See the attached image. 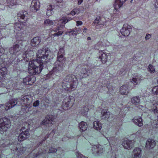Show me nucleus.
Returning <instances> with one entry per match:
<instances>
[{"label":"nucleus","instance_id":"obj_45","mask_svg":"<svg viewBox=\"0 0 158 158\" xmlns=\"http://www.w3.org/2000/svg\"><path fill=\"white\" fill-rule=\"evenodd\" d=\"M79 10L77 8H76L73 9L70 13V14L73 16L76 14H78L79 13Z\"/></svg>","mask_w":158,"mask_h":158},{"label":"nucleus","instance_id":"obj_50","mask_svg":"<svg viewBox=\"0 0 158 158\" xmlns=\"http://www.w3.org/2000/svg\"><path fill=\"white\" fill-rule=\"evenodd\" d=\"M56 149L54 148H50L48 152L49 153H52V152H56Z\"/></svg>","mask_w":158,"mask_h":158},{"label":"nucleus","instance_id":"obj_61","mask_svg":"<svg viewBox=\"0 0 158 158\" xmlns=\"http://www.w3.org/2000/svg\"><path fill=\"white\" fill-rule=\"evenodd\" d=\"M73 30L74 32H75L76 33V34L78 33L77 30L76 29H74Z\"/></svg>","mask_w":158,"mask_h":158},{"label":"nucleus","instance_id":"obj_43","mask_svg":"<svg viewBox=\"0 0 158 158\" xmlns=\"http://www.w3.org/2000/svg\"><path fill=\"white\" fill-rule=\"evenodd\" d=\"M148 70L151 73H153L155 72L154 67L152 64H150L148 66Z\"/></svg>","mask_w":158,"mask_h":158},{"label":"nucleus","instance_id":"obj_40","mask_svg":"<svg viewBox=\"0 0 158 158\" xmlns=\"http://www.w3.org/2000/svg\"><path fill=\"white\" fill-rule=\"evenodd\" d=\"M6 2L7 5L10 8H11L12 6L16 4L15 0H7Z\"/></svg>","mask_w":158,"mask_h":158},{"label":"nucleus","instance_id":"obj_53","mask_svg":"<svg viewBox=\"0 0 158 158\" xmlns=\"http://www.w3.org/2000/svg\"><path fill=\"white\" fill-rule=\"evenodd\" d=\"M62 0H55V1H56V3H59L60 4H61V3H62ZM56 5L59 6L60 5V4H58L57 3H56Z\"/></svg>","mask_w":158,"mask_h":158},{"label":"nucleus","instance_id":"obj_47","mask_svg":"<svg viewBox=\"0 0 158 158\" xmlns=\"http://www.w3.org/2000/svg\"><path fill=\"white\" fill-rule=\"evenodd\" d=\"M6 83L5 81H2V82L0 81V87H6V89L10 88V86H7V85H6Z\"/></svg>","mask_w":158,"mask_h":158},{"label":"nucleus","instance_id":"obj_60","mask_svg":"<svg viewBox=\"0 0 158 158\" xmlns=\"http://www.w3.org/2000/svg\"><path fill=\"white\" fill-rule=\"evenodd\" d=\"M104 25H105V24L104 23H100L99 24L100 27H103V26H104Z\"/></svg>","mask_w":158,"mask_h":158},{"label":"nucleus","instance_id":"obj_46","mask_svg":"<svg viewBox=\"0 0 158 158\" xmlns=\"http://www.w3.org/2000/svg\"><path fill=\"white\" fill-rule=\"evenodd\" d=\"M100 18H101V17L100 16H97L96 18L94 20V22L92 24L94 26L95 25V24H98L100 22Z\"/></svg>","mask_w":158,"mask_h":158},{"label":"nucleus","instance_id":"obj_29","mask_svg":"<svg viewBox=\"0 0 158 158\" xmlns=\"http://www.w3.org/2000/svg\"><path fill=\"white\" fill-rule=\"evenodd\" d=\"M79 130L81 132H83L86 131L88 127L86 123L82 121L79 124Z\"/></svg>","mask_w":158,"mask_h":158},{"label":"nucleus","instance_id":"obj_57","mask_svg":"<svg viewBox=\"0 0 158 158\" xmlns=\"http://www.w3.org/2000/svg\"><path fill=\"white\" fill-rule=\"evenodd\" d=\"M83 0H77V4L78 5H81V3L83 2Z\"/></svg>","mask_w":158,"mask_h":158},{"label":"nucleus","instance_id":"obj_9","mask_svg":"<svg viewBox=\"0 0 158 158\" xmlns=\"http://www.w3.org/2000/svg\"><path fill=\"white\" fill-rule=\"evenodd\" d=\"M28 15L27 11L22 10L17 15V19L18 21L22 23H25L27 20Z\"/></svg>","mask_w":158,"mask_h":158},{"label":"nucleus","instance_id":"obj_13","mask_svg":"<svg viewBox=\"0 0 158 158\" xmlns=\"http://www.w3.org/2000/svg\"><path fill=\"white\" fill-rule=\"evenodd\" d=\"M35 81V77L33 75H28L23 78V83L24 85H32Z\"/></svg>","mask_w":158,"mask_h":158},{"label":"nucleus","instance_id":"obj_23","mask_svg":"<svg viewBox=\"0 0 158 158\" xmlns=\"http://www.w3.org/2000/svg\"><path fill=\"white\" fill-rule=\"evenodd\" d=\"M33 52L30 49H28L25 52L23 55V57L24 59H33Z\"/></svg>","mask_w":158,"mask_h":158},{"label":"nucleus","instance_id":"obj_8","mask_svg":"<svg viewBox=\"0 0 158 158\" xmlns=\"http://www.w3.org/2000/svg\"><path fill=\"white\" fill-rule=\"evenodd\" d=\"M10 121L6 118L0 119V132L2 134L6 132L10 127Z\"/></svg>","mask_w":158,"mask_h":158},{"label":"nucleus","instance_id":"obj_48","mask_svg":"<svg viewBox=\"0 0 158 158\" xmlns=\"http://www.w3.org/2000/svg\"><path fill=\"white\" fill-rule=\"evenodd\" d=\"M152 125L153 128H156L158 130V119L157 121H155Z\"/></svg>","mask_w":158,"mask_h":158},{"label":"nucleus","instance_id":"obj_35","mask_svg":"<svg viewBox=\"0 0 158 158\" xmlns=\"http://www.w3.org/2000/svg\"><path fill=\"white\" fill-rule=\"evenodd\" d=\"M89 110V109L87 107L83 106L79 110V113L82 115L86 116Z\"/></svg>","mask_w":158,"mask_h":158},{"label":"nucleus","instance_id":"obj_4","mask_svg":"<svg viewBox=\"0 0 158 158\" xmlns=\"http://www.w3.org/2000/svg\"><path fill=\"white\" fill-rule=\"evenodd\" d=\"M72 18L66 17H62L59 21L58 23V26L56 28L54 29H50L51 34L54 36H58L62 35L63 32V31H60L61 29L65 27V24L69 21L71 20Z\"/></svg>","mask_w":158,"mask_h":158},{"label":"nucleus","instance_id":"obj_38","mask_svg":"<svg viewBox=\"0 0 158 158\" xmlns=\"http://www.w3.org/2000/svg\"><path fill=\"white\" fill-rule=\"evenodd\" d=\"M54 6L52 5H50L47 9L46 15L48 16H51L53 13L52 10L54 9Z\"/></svg>","mask_w":158,"mask_h":158},{"label":"nucleus","instance_id":"obj_32","mask_svg":"<svg viewBox=\"0 0 158 158\" xmlns=\"http://www.w3.org/2000/svg\"><path fill=\"white\" fill-rule=\"evenodd\" d=\"M93 127L95 130L99 131L102 128V124L98 121H94L93 123Z\"/></svg>","mask_w":158,"mask_h":158},{"label":"nucleus","instance_id":"obj_27","mask_svg":"<svg viewBox=\"0 0 158 158\" xmlns=\"http://www.w3.org/2000/svg\"><path fill=\"white\" fill-rule=\"evenodd\" d=\"M156 142L152 139H148L146 143V147L148 149H151L153 148L155 146Z\"/></svg>","mask_w":158,"mask_h":158},{"label":"nucleus","instance_id":"obj_5","mask_svg":"<svg viewBox=\"0 0 158 158\" xmlns=\"http://www.w3.org/2000/svg\"><path fill=\"white\" fill-rule=\"evenodd\" d=\"M31 98L29 95H25L21 98L19 105L22 106V110L24 113H27L29 111L30 107L31 106Z\"/></svg>","mask_w":158,"mask_h":158},{"label":"nucleus","instance_id":"obj_15","mask_svg":"<svg viewBox=\"0 0 158 158\" xmlns=\"http://www.w3.org/2000/svg\"><path fill=\"white\" fill-rule=\"evenodd\" d=\"M131 29V26L127 24H125L123 25V28L120 30V32L124 36H128L130 34Z\"/></svg>","mask_w":158,"mask_h":158},{"label":"nucleus","instance_id":"obj_52","mask_svg":"<svg viewBox=\"0 0 158 158\" xmlns=\"http://www.w3.org/2000/svg\"><path fill=\"white\" fill-rule=\"evenodd\" d=\"M76 155L78 158H82L83 156L82 154L78 152H77Z\"/></svg>","mask_w":158,"mask_h":158},{"label":"nucleus","instance_id":"obj_62","mask_svg":"<svg viewBox=\"0 0 158 158\" xmlns=\"http://www.w3.org/2000/svg\"><path fill=\"white\" fill-rule=\"evenodd\" d=\"M87 40H91V38L90 37H87Z\"/></svg>","mask_w":158,"mask_h":158},{"label":"nucleus","instance_id":"obj_56","mask_svg":"<svg viewBox=\"0 0 158 158\" xmlns=\"http://www.w3.org/2000/svg\"><path fill=\"white\" fill-rule=\"evenodd\" d=\"M106 60H99L98 61L99 62H102V63L104 64L106 62Z\"/></svg>","mask_w":158,"mask_h":158},{"label":"nucleus","instance_id":"obj_49","mask_svg":"<svg viewBox=\"0 0 158 158\" xmlns=\"http://www.w3.org/2000/svg\"><path fill=\"white\" fill-rule=\"evenodd\" d=\"M67 34H69V35H76V33L74 32V31L73 30H72L70 31H68L67 32Z\"/></svg>","mask_w":158,"mask_h":158},{"label":"nucleus","instance_id":"obj_42","mask_svg":"<svg viewBox=\"0 0 158 158\" xmlns=\"http://www.w3.org/2000/svg\"><path fill=\"white\" fill-rule=\"evenodd\" d=\"M44 24L45 26H50L53 24L52 21L49 19H47L44 20Z\"/></svg>","mask_w":158,"mask_h":158},{"label":"nucleus","instance_id":"obj_25","mask_svg":"<svg viewBox=\"0 0 158 158\" xmlns=\"http://www.w3.org/2000/svg\"><path fill=\"white\" fill-rule=\"evenodd\" d=\"M143 79V77L139 75H135L134 76L131 80V82L135 83V85H137L139 84L141 81Z\"/></svg>","mask_w":158,"mask_h":158},{"label":"nucleus","instance_id":"obj_31","mask_svg":"<svg viewBox=\"0 0 158 158\" xmlns=\"http://www.w3.org/2000/svg\"><path fill=\"white\" fill-rule=\"evenodd\" d=\"M131 137L133 139V141L135 142L137 141H139L141 137V133L140 131H138L135 133L132 134Z\"/></svg>","mask_w":158,"mask_h":158},{"label":"nucleus","instance_id":"obj_10","mask_svg":"<svg viewBox=\"0 0 158 158\" xmlns=\"http://www.w3.org/2000/svg\"><path fill=\"white\" fill-rule=\"evenodd\" d=\"M75 98L74 97L72 96H69L66 97L63 101L62 108L64 110L68 109L70 105H72L74 102Z\"/></svg>","mask_w":158,"mask_h":158},{"label":"nucleus","instance_id":"obj_24","mask_svg":"<svg viewBox=\"0 0 158 158\" xmlns=\"http://www.w3.org/2000/svg\"><path fill=\"white\" fill-rule=\"evenodd\" d=\"M41 38L39 36H36L33 38L31 40V45L33 47L37 46L41 42Z\"/></svg>","mask_w":158,"mask_h":158},{"label":"nucleus","instance_id":"obj_2","mask_svg":"<svg viewBox=\"0 0 158 158\" xmlns=\"http://www.w3.org/2000/svg\"><path fill=\"white\" fill-rule=\"evenodd\" d=\"M78 82L76 77L73 75L66 76L62 84L63 89L67 91L74 90L77 87Z\"/></svg>","mask_w":158,"mask_h":158},{"label":"nucleus","instance_id":"obj_33","mask_svg":"<svg viewBox=\"0 0 158 158\" xmlns=\"http://www.w3.org/2000/svg\"><path fill=\"white\" fill-rule=\"evenodd\" d=\"M120 92L123 95H127L129 92L128 86L126 85L121 86L120 88Z\"/></svg>","mask_w":158,"mask_h":158},{"label":"nucleus","instance_id":"obj_22","mask_svg":"<svg viewBox=\"0 0 158 158\" xmlns=\"http://www.w3.org/2000/svg\"><path fill=\"white\" fill-rule=\"evenodd\" d=\"M102 119L108 121H111L112 120L110 117H112L113 114H110V112L106 110H103L102 111Z\"/></svg>","mask_w":158,"mask_h":158},{"label":"nucleus","instance_id":"obj_44","mask_svg":"<svg viewBox=\"0 0 158 158\" xmlns=\"http://www.w3.org/2000/svg\"><path fill=\"white\" fill-rule=\"evenodd\" d=\"M152 93L154 94H158V85L154 87L152 89Z\"/></svg>","mask_w":158,"mask_h":158},{"label":"nucleus","instance_id":"obj_54","mask_svg":"<svg viewBox=\"0 0 158 158\" xmlns=\"http://www.w3.org/2000/svg\"><path fill=\"white\" fill-rule=\"evenodd\" d=\"M76 23H77L76 25L77 26H79L83 24L82 22L81 21H77L76 22Z\"/></svg>","mask_w":158,"mask_h":158},{"label":"nucleus","instance_id":"obj_28","mask_svg":"<svg viewBox=\"0 0 158 158\" xmlns=\"http://www.w3.org/2000/svg\"><path fill=\"white\" fill-rule=\"evenodd\" d=\"M140 98L138 96L134 97L131 99V101L133 104L136 105V106L138 107L139 108L142 109V108L143 107V106L141 105L137 106L140 103Z\"/></svg>","mask_w":158,"mask_h":158},{"label":"nucleus","instance_id":"obj_55","mask_svg":"<svg viewBox=\"0 0 158 158\" xmlns=\"http://www.w3.org/2000/svg\"><path fill=\"white\" fill-rule=\"evenodd\" d=\"M151 37V35L150 34H147L145 37V39L146 40L149 39Z\"/></svg>","mask_w":158,"mask_h":158},{"label":"nucleus","instance_id":"obj_18","mask_svg":"<svg viewBox=\"0 0 158 158\" xmlns=\"http://www.w3.org/2000/svg\"><path fill=\"white\" fill-rule=\"evenodd\" d=\"M53 119V117L52 115H48L41 122L40 124L41 125H48L50 126L52 123Z\"/></svg>","mask_w":158,"mask_h":158},{"label":"nucleus","instance_id":"obj_19","mask_svg":"<svg viewBox=\"0 0 158 158\" xmlns=\"http://www.w3.org/2000/svg\"><path fill=\"white\" fill-rule=\"evenodd\" d=\"M40 7V2L37 0H33L31 4L30 9L33 12L37 11Z\"/></svg>","mask_w":158,"mask_h":158},{"label":"nucleus","instance_id":"obj_58","mask_svg":"<svg viewBox=\"0 0 158 158\" xmlns=\"http://www.w3.org/2000/svg\"><path fill=\"white\" fill-rule=\"evenodd\" d=\"M87 28L86 27H85L83 30V32L84 33H85L86 32Z\"/></svg>","mask_w":158,"mask_h":158},{"label":"nucleus","instance_id":"obj_6","mask_svg":"<svg viewBox=\"0 0 158 158\" xmlns=\"http://www.w3.org/2000/svg\"><path fill=\"white\" fill-rule=\"evenodd\" d=\"M23 125L24 126H23L21 129L20 130V133L18 137V141L20 142L23 141L27 138L30 135L27 131L29 129V124L28 123H24Z\"/></svg>","mask_w":158,"mask_h":158},{"label":"nucleus","instance_id":"obj_3","mask_svg":"<svg viewBox=\"0 0 158 158\" xmlns=\"http://www.w3.org/2000/svg\"><path fill=\"white\" fill-rule=\"evenodd\" d=\"M44 67L41 60H32L29 63L28 72L31 74H38L40 73Z\"/></svg>","mask_w":158,"mask_h":158},{"label":"nucleus","instance_id":"obj_36","mask_svg":"<svg viewBox=\"0 0 158 158\" xmlns=\"http://www.w3.org/2000/svg\"><path fill=\"white\" fill-rule=\"evenodd\" d=\"M65 55V52L64 49L63 48H60L58 51L57 59H63Z\"/></svg>","mask_w":158,"mask_h":158},{"label":"nucleus","instance_id":"obj_12","mask_svg":"<svg viewBox=\"0 0 158 158\" xmlns=\"http://www.w3.org/2000/svg\"><path fill=\"white\" fill-rule=\"evenodd\" d=\"M134 143L133 140L125 139L123 141L122 145L125 149L130 150L134 147Z\"/></svg>","mask_w":158,"mask_h":158},{"label":"nucleus","instance_id":"obj_59","mask_svg":"<svg viewBox=\"0 0 158 158\" xmlns=\"http://www.w3.org/2000/svg\"><path fill=\"white\" fill-rule=\"evenodd\" d=\"M155 6L156 8H158V2L155 3Z\"/></svg>","mask_w":158,"mask_h":158},{"label":"nucleus","instance_id":"obj_14","mask_svg":"<svg viewBox=\"0 0 158 158\" xmlns=\"http://www.w3.org/2000/svg\"><path fill=\"white\" fill-rule=\"evenodd\" d=\"M142 156V150L139 148H135L132 152L131 155L128 158H140Z\"/></svg>","mask_w":158,"mask_h":158},{"label":"nucleus","instance_id":"obj_20","mask_svg":"<svg viewBox=\"0 0 158 158\" xmlns=\"http://www.w3.org/2000/svg\"><path fill=\"white\" fill-rule=\"evenodd\" d=\"M0 63L2 68L0 69V79H2L3 78L5 77L7 73V70L5 66L6 63L3 62Z\"/></svg>","mask_w":158,"mask_h":158},{"label":"nucleus","instance_id":"obj_17","mask_svg":"<svg viewBox=\"0 0 158 158\" xmlns=\"http://www.w3.org/2000/svg\"><path fill=\"white\" fill-rule=\"evenodd\" d=\"M17 99H13L7 102L5 105V109L6 110H7L12 108L15 106L18 103L19 104V101L17 102Z\"/></svg>","mask_w":158,"mask_h":158},{"label":"nucleus","instance_id":"obj_37","mask_svg":"<svg viewBox=\"0 0 158 158\" xmlns=\"http://www.w3.org/2000/svg\"><path fill=\"white\" fill-rule=\"evenodd\" d=\"M104 50H101L98 54L100 59H107L108 58L107 54L104 52Z\"/></svg>","mask_w":158,"mask_h":158},{"label":"nucleus","instance_id":"obj_11","mask_svg":"<svg viewBox=\"0 0 158 158\" xmlns=\"http://www.w3.org/2000/svg\"><path fill=\"white\" fill-rule=\"evenodd\" d=\"M57 60L54 64V66L53 69V72L55 73L60 72L63 69V64L60 61Z\"/></svg>","mask_w":158,"mask_h":158},{"label":"nucleus","instance_id":"obj_64","mask_svg":"<svg viewBox=\"0 0 158 158\" xmlns=\"http://www.w3.org/2000/svg\"><path fill=\"white\" fill-rule=\"evenodd\" d=\"M84 158H87V157H84Z\"/></svg>","mask_w":158,"mask_h":158},{"label":"nucleus","instance_id":"obj_7","mask_svg":"<svg viewBox=\"0 0 158 158\" xmlns=\"http://www.w3.org/2000/svg\"><path fill=\"white\" fill-rule=\"evenodd\" d=\"M51 52L48 48H43L39 50L36 54V59H51L52 58H50L49 56Z\"/></svg>","mask_w":158,"mask_h":158},{"label":"nucleus","instance_id":"obj_34","mask_svg":"<svg viewBox=\"0 0 158 158\" xmlns=\"http://www.w3.org/2000/svg\"><path fill=\"white\" fill-rule=\"evenodd\" d=\"M81 74H86L87 75H83L80 78V79H81L82 78L85 77H86L88 76L89 75V74L91 73V70L89 69H86V68L84 67L82 68L81 70Z\"/></svg>","mask_w":158,"mask_h":158},{"label":"nucleus","instance_id":"obj_30","mask_svg":"<svg viewBox=\"0 0 158 158\" xmlns=\"http://www.w3.org/2000/svg\"><path fill=\"white\" fill-rule=\"evenodd\" d=\"M127 0H115L114 3V8L116 10L119 8Z\"/></svg>","mask_w":158,"mask_h":158},{"label":"nucleus","instance_id":"obj_26","mask_svg":"<svg viewBox=\"0 0 158 158\" xmlns=\"http://www.w3.org/2000/svg\"><path fill=\"white\" fill-rule=\"evenodd\" d=\"M132 122L135 124L139 127H141L143 125L142 119L139 116H135L132 119Z\"/></svg>","mask_w":158,"mask_h":158},{"label":"nucleus","instance_id":"obj_39","mask_svg":"<svg viewBox=\"0 0 158 158\" xmlns=\"http://www.w3.org/2000/svg\"><path fill=\"white\" fill-rule=\"evenodd\" d=\"M151 111L154 113L158 114V104L156 103L153 105Z\"/></svg>","mask_w":158,"mask_h":158},{"label":"nucleus","instance_id":"obj_16","mask_svg":"<svg viewBox=\"0 0 158 158\" xmlns=\"http://www.w3.org/2000/svg\"><path fill=\"white\" fill-rule=\"evenodd\" d=\"M11 149L13 151H16V153H17L18 155H21L24 153L26 150L25 147H22L19 145H18V146L10 145Z\"/></svg>","mask_w":158,"mask_h":158},{"label":"nucleus","instance_id":"obj_41","mask_svg":"<svg viewBox=\"0 0 158 158\" xmlns=\"http://www.w3.org/2000/svg\"><path fill=\"white\" fill-rule=\"evenodd\" d=\"M114 10L113 11V14L112 15V14L109 13V14H110V16H111V17H107V18L111 20H114V17H117V16L116 15H115L116 12L117 13L118 11V9H117L116 11V10L114 8Z\"/></svg>","mask_w":158,"mask_h":158},{"label":"nucleus","instance_id":"obj_51","mask_svg":"<svg viewBox=\"0 0 158 158\" xmlns=\"http://www.w3.org/2000/svg\"><path fill=\"white\" fill-rule=\"evenodd\" d=\"M39 104L40 101L39 100H36L34 102L33 106L34 107H36L39 105Z\"/></svg>","mask_w":158,"mask_h":158},{"label":"nucleus","instance_id":"obj_63","mask_svg":"<svg viewBox=\"0 0 158 158\" xmlns=\"http://www.w3.org/2000/svg\"><path fill=\"white\" fill-rule=\"evenodd\" d=\"M11 83V82L10 81H9V82H8V84H9V83Z\"/></svg>","mask_w":158,"mask_h":158},{"label":"nucleus","instance_id":"obj_1","mask_svg":"<svg viewBox=\"0 0 158 158\" xmlns=\"http://www.w3.org/2000/svg\"><path fill=\"white\" fill-rule=\"evenodd\" d=\"M24 26L23 24L17 22L7 24L5 27V29L12 30L13 31L12 32L16 33V35H15L17 44L9 49V51L11 54H15L21 50L23 43L27 40V36L21 31L23 29Z\"/></svg>","mask_w":158,"mask_h":158},{"label":"nucleus","instance_id":"obj_21","mask_svg":"<svg viewBox=\"0 0 158 158\" xmlns=\"http://www.w3.org/2000/svg\"><path fill=\"white\" fill-rule=\"evenodd\" d=\"M92 150L93 154H100L103 152L104 149L102 145H98L97 146H94L92 148Z\"/></svg>","mask_w":158,"mask_h":158}]
</instances>
